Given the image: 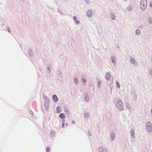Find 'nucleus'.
<instances>
[{
	"label": "nucleus",
	"mask_w": 152,
	"mask_h": 152,
	"mask_svg": "<svg viewBox=\"0 0 152 152\" xmlns=\"http://www.w3.org/2000/svg\"><path fill=\"white\" fill-rule=\"evenodd\" d=\"M115 105L116 108L119 111H122L124 110V104L122 101L118 100L116 102Z\"/></svg>",
	"instance_id": "obj_1"
},
{
	"label": "nucleus",
	"mask_w": 152,
	"mask_h": 152,
	"mask_svg": "<svg viewBox=\"0 0 152 152\" xmlns=\"http://www.w3.org/2000/svg\"><path fill=\"white\" fill-rule=\"evenodd\" d=\"M146 131L147 133H151L152 132V124L151 121H147L145 124Z\"/></svg>",
	"instance_id": "obj_2"
},
{
	"label": "nucleus",
	"mask_w": 152,
	"mask_h": 152,
	"mask_svg": "<svg viewBox=\"0 0 152 152\" xmlns=\"http://www.w3.org/2000/svg\"><path fill=\"white\" fill-rule=\"evenodd\" d=\"M147 6L146 0H142L140 2V7L141 10H144Z\"/></svg>",
	"instance_id": "obj_3"
},
{
	"label": "nucleus",
	"mask_w": 152,
	"mask_h": 152,
	"mask_svg": "<svg viewBox=\"0 0 152 152\" xmlns=\"http://www.w3.org/2000/svg\"><path fill=\"white\" fill-rule=\"evenodd\" d=\"M129 61L130 63L135 67H137L138 65V63L133 58H131L129 59Z\"/></svg>",
	"instance_id": "obj_4"
},
{
	"label": "nucleus",
	"mask_w": 152,
	"mask_h": 152,
	"mask_svg": "<svg viewBox=\"0 0 152 152\" xmlns=\"http://www.w3.org/2000/svg\"><path fill=\"white\" fill-rule=\"evenodd\" d=\"M86 16L88 18L91 17L93 14V11L92 9H90L88 10L86 13Z\"/></svg>",
	"instance_id": "obj_5"
},
{
	"label": "nucleus",
	"mask_w": 152,
	"mask_h": 152,
	"mask_svg": "<svg viewBox=\"0 0 152 152\" xmlns=\"http://www.w3.org/2000/svg\"><path fill=\"white\" fill-rule=\"evenodd\" d=\"M73 19L75 25H79L80 24V21L76 16H74L73 17Z\"/></svg>",
	"instance_id": "obj_6"
},
{
	"label": "nucleus",
	"mask_w": 152,
	"mask_h": 152,
	"mask_svg": "<svg viewBox=\"0 0 152 152\" xmlns=\"http://www.w3.org/2000/svg\"><path fill=\"white\" fill-rule=\"evenodd\" d=\"M80 80L82 83L83 85H86L87 83V80L86 77L83 76H82L80 78Z\"/></svg>",
	"instance_id": "obj_7"
},
{
	"label": "nucleus",
	"mask_w": 152,
	"mask_h": 152,
	"mask_svg": "<svg viewBox=\"0 0 152 152\" xmlns=\"http://www.w3.org/2000/svg\"><path fill=\"white\" fill-rule=\"evenodd\" d=\"M98 150L100 152H108V150L107 148L102 146L99 148Z\"/></svg>",
	"instance_id": "obj_8"
},
{
	"label": "nucleus",
	"mask_w": 152,
	"mask_h": 152,
	"mask_svg": "<svg viewBox=\"0 0 152 152\" xmlns=\"http://www.w3.org/2000/svg\"><path fill=\"white\" fill-rule=\"evenodd\" d=\"M110 60L111 61L112 64L113 66H115L116 65V59L115 57L113 56L111 57Z\"/></svg>",
	"instance_id": "obj_9"
},
{
	"label": "nucleus",
	"mask_w": 152,
	"mask_h": 152,
	"mask_svg": "<svg viewBox=\"0 0 152 152\" xmlns=\"http://www.w3.org/2000/svg\"><path fill=\"white\" fill-rule=\"evenodd\" d=\"M130 134L132 139H135V138L136 136L134 131V129H132L131 130Z\"/></svg>",
	"instance_id": "obj_10"
},
{
	"label": "nucleus",
	"mask_w": 152,
	"mask_h": 152,
	"mask_svg": "<svg viewBox=\"0 0 152 152\" xmlns=\"http://www.w3.org/2000/svg\"><path fill=\"white\" fill-rule=\"evenodd\" d=\"M110 137L111 138V140L112 141H113L115 139V134L114 132L112 131L110 133Z\"/></svg>",
	"instance_id": "obj_11"
},
{
	"label": "nucleus",
	"mask_w": 152,
	"mask_h": 152,
	"mask_svg": "<svg viewBox=\"0 0 152 152\" xmlns=\"http://www.w3.org/2000/svg\"><path fill=\"white\" fill-rule=\"evenodd\" d=\"M52 99L55 103L57 102L58 100V98L56 95H54L53 96Z\"/></svg>",
	"instance_id": "obj_12"
},
{
	"label": "nucleus",
	"mask_w": 152,
	"mask_h": 152,
	"mask_svg": "<svg viewBox=\"0 0 152 152\" xmlns=\"http://www.w3.org/2000/svg\"><path fill=\"white\" fill-rule=\"evenodd\" d=\"M57 113H59L62 111V108L59 106H58L56 108Z\"/></svg>",
	"instance_id": "obj_13"
},
{
	"label": "nucleus",
	"mask_w": 152,
	"mask_h": 152,
	"mask_svg": "<svg viewBox=\"0 0 152 152\" xmlns=\"http://www.w3.org/2000/svg\"><path fill=\"white\" fill-rule=\"evenodd\" d=\"M97 83V84L98 87L99 88H100L101 84L102 83L101 80L99 79H96Z\"/></svg>",
	"instance_id": "obj_14"
},
{
	"label": "nucleus",
	"mask_w": 152,
	"mask_h": 152,
	"mask_svg": "<svg viewBox=\"0 0 152 152\" xmlns=\"http://www.w3.org/2000/svg\"><path fill=\"white\" fill-rule=\"evenodd\" d=\"M111 78V75L109 73H107L106 74V79L107 80H109Z\"/></svg>",
	"instance_id": "obj_15"
},
{
	"label": "nucleus",
	"mask_w": 152,
	"mask_h": 152,
	"mask_svg": "<svg viewBox=\"0 0 152 152\" xmlns=\"http://www.w3.org/2000/svg\"><path fill=\"white\" fill-rule=\"evenodd\" d=\"M84 99L86 102H88L89 100V96L88 95H86L84 96Z\"/></svg>",
	"instance_id": "obj_16"
},
{
	"label": "nucleus",
	"mask_w": 152,
	"mask_h": 152,
	"mask_svg": "<svg viewBox=\"0 0 152 152\" xmlns=\"http://www.w3.org/2000/svg\"><path fill=\"white\" fill-rule=\"evenodd\" d=\"M110 17L113 20H115L116 18V15L115 13L111 12L110 14Z\"/></svg>",
	"instance_id": "obj_17"
},
{
	"label": "nucleus",
	"mask_w": 152,
	"mask_h": 152,
	"mask_svg": "<svg viewBox=\"0 0 152 152\" xmlns=\"http://www.w3.org/2000/svg\"><path fill=\"white\" fill-rule=\"evenodd\" d=\"M74 81L75 85H77L78 84V80L77 77H74Z\"/></svg>",
	"instance_id": "obj_18"
},
{
	"label": "nucleus",
	"mask_w": 152,
	"mask_h": 152,
	"mask_svg": "<svg viewBox=\"0 0 152 152\" xmlns=\"http://www.w3.org/2000/svg\"><path fill=\"white\" fill-rule=\"evenodd\" d=\"M59 117L61 119H64L66 117L65 114L63 113L60 114H59Z\"/></svg>",
	"instance_id": "obj_19"
},
{
	"label": "nucleus",
	"mask_w": 152,
	"mask_h": 152,
	"mask_svg": "<svg viewBox=\"0 0 152 152\" xmlns=\"http://www.w3.org/2000/svg\"><path fill=\"white\" fill-rule=\"evenodd\" d=\"M84 117L86 119H88L89 118V114L88 112H85L84 113Z\"/></svg>",
	"instance_id": "obj_20"
},
{
	"label": "nucleus",
	"mask_w": 152,
	"mask_h": 152,
	"mask_svg": "<svg viewBox=\"0 0 152 152\" xmlns=\"http://www.w3.org/2000/svg\"><path fill=\"white\" fill-rule=\"evenodd\" d=\"M148 20L149 23L151 25L152 24V18L151 17H149L148 18Z\"/></svg>",
	"instance_id": "obj_21"
},
{
	"label": "nucleus",
	"mask_w": 152,
	"mask_h": 152,
	"mask_svg": "<svg viewBox=\"0 0 152 152\" xmlns=\"http://www.w3.org/2000/svg\"><path fill=\"white\" fill-rule=\"evenodd\" d=\"M29 55L30 56H33V53L31 49H30L28 51Z\"/></svg>",
	"instance_id": "obj_22"
},
{
	"label": "nucleus",
	"mask_w": 152,
	"mask_h": 152,
	"mask_svg": "<svg viewBox=\"0 0 152 152\" xmlns=\"http://www.w3.org/2000/svg\"><path fill=\"white\" fill-rule=\"evenodd\" d=\"M135 33L137 35H140L141 33V32L140 30L138 29H137L135 31Z\"/></svg>",
	"instance_id": "obj_23"
},
{
	"label": "nucleus",
	"mask_w": 152,
	"mask_h": 152,
	"mask_svg": "<svg viewBox=\"0 0 152 152\" xmlns=\"http://www.w3.org/2000/svg\"><path fill=\"white\" fill-rule=\"evenodd\" d=\"M43 98L45 100H46V102H47L48 103H49L50 101L49 99L46 96H44Z\"/></svg>",
	"instance_id": "obj_24"
},
{
	"label": "nucleus",
	"mask_w": 152,
	"mask_h": 152,
	"mask_svg": "<svg viewBox=\"0 0 152 152\" xmlns=\"http://www.w3.org/2000/svg\"><path fill=\"white\" fill-rule=\"evenodd\" d=\"M132 6L131 5H129L127 7V10L128 11L131 10L132 9Z\"/></svg>",
	"instance_id": "obj_25"
},
{
	"label": "nucleus",
	"mask_w": 152,
	"mask_h": 152,
	"mask_svg": "<svg viewBox=\"0 0 152 152\" xmlns=\"http://www.w3.org/2000/svg\"><path fill=\"white\" fill-rule=\"evenodd\" d=\"M47 102L46 103H45L44 105H45V109H48V106H49V105H48L49 103H48L47 102Z\"/></svg>",
	"instance_id": "obj_26"
},
{
	"label": "nucleus",
	"mask_w": 152,
	"mask_h": 152,
	"mask_svg": "<svg viewBox=\"0 0 152 152\" xmlns=\"http://www.w3.org/2000/svg\"><path fill=\"white\" fill-rule=\"evenodd\" d=\"M85 2L88 4H90L91 3V0H85Z\"/></svg>",
	"instance_id": "obj_27"
},
{
	"label": "nucleus",
	"mask_w": 152,
	"mask_h": 152,
	"mask_svg": "<svg viewBox=\"0 0 152 152\" xmlns=\"http://www.w3.org/2000/svg\"><path fill=\"white\" fill-rule=\"evenodd\" d=\"M126 107L128 109H130L131 108L130 105L129 104H127L126 105Z\"/></svg>",
	"instance_id": "obj_28"
},
{
	"label": "nucleus",
	"mask_w": 152,
	"mask_h": 152,
	"mask_svg": "<svg viewBox=\"0 0 152 152\" xmlns=\"http://www.w3.org/2000/svg\"><path fill=\"white\" fill-rule=\"evenodd\" d=\"M116 85L117 87L118 88H119L120 87V85L118 81H116Z\"/></svg>",
	"instance_id": "obj_29"
},
{
	"label": "nucleus",
	"mask_w": 152,
	"mask_h": 152,
	"mask_svg": "<svg viewBox=\"0 0 152 152\" xmlns=\"http://www.w3.org/2000/svg\"><path fill=\"white\" fill-rule=\"evenodd\" d=\"M62 121L63 122V123H62V126L63 128H64V126L65 125V122L64 121V120H62Z\"/></svg>",
	"instance_id": "obj_30"
},
{
	"label": "nucleus",
	"mask_w": 152,
	"mask_h": 152,
	"mask_svg": "<svg viewBox=\"0 0 152 152\" xmlns=\"http://www.w3.org/2000/svg\"><path fill=\"white\" fill-rule=\"evenodd\" d=\"M50 150V148L47 147L46 148V151L47 152H49Z\"/></svg>",
	"instance_id": "obj_31"
},
{
	"label": "nucleus",
	"mask_w": 152,
	"mask_h": 152,
	"mask_svg": "<svg viewBox=\"0 0 152 152\" xmlns=\"http://www.w3.org/2000/svg\"><path fill=\"white\" fill-rule=\"evenodd\" d=\"M149 73L150 75H152V70L151 69L149 70Z\"/></svg>",
	"instance_id": "obj_32"
},
{
	"label": "nucleus",
	"mask_w": 152,
	"mask_h": 152,
	"mask_svg": "<svg viewBox=\"0 0 152 152\" xmlns=\"http://www.w3.org/2000/svg\"><path fill=\"white\" fill-rule=\"evenodd\" d=\"M71 123L73 124H75V121L74 120H73L72 121Z\"/></svg>",
	"instance_id": "obj_33"
},
{
	"label": "nucleus",
	"mask_w": 152,
	"mask_h": 152,
	"mask_svg": "<svg viewBox=\"0 0 152 152\" xmlns=\"http://www.w3.org/2000/svg\"><path fill=\"white\" fill-rule=\"evenodd\" d=\"M150 6L151 7H152V2H150Z\"/></svg>",
	"instance_id": "obj_34"
},
{
	"label": "nucleus",
	"mask_w": 152,
	"mask_h": 152,
	"mask_svg": "<svg viewBox=\"0 0 152 152\" xmlns=\"http://www.w3.org/2000/svg\"><path fill=\"white\" fill-rule=\"evenodd\" d=\"M151 114L152 115V106L151 107Z\"/></svg>",
	"instance_id": "obj_35"
},
{
	"label": "nucleus",
	"mask_w": 152,
	"mask_h": 152,
	"mask_svg": "<svg viewBox=\"0 0 152 152\" xmlns=\"http://www.w3.org/2000/svg\"><path fill=\"white\" fill-rule=\"evenodd\" d=\"M63 1H68L69 0H63Z\"/></svg>",
	"instance_id": "obj_36"
},
{
	"label": "nucleus",
	"mask_w": 152,
	"mask_h": 152,
	"mask_svg": "<svg viewBox=\"0 0 152 152\" xmlns=\"http://www.w3.org/2000/svg\"><path fill=\"white\" fill-rule=\"evenodd\" d=\"M8 32H10V29L9 28H8Z\"/></svg>",
	"instance_id": "obj_37"
},
{
	"label": "nucleus",
	"mask_w": 152,
	"mask_h": 152,
	"mask_svg": "<svg viewBox=\"0 0 152 152\" xmlns=\"http://www.w3.org/2000/svg\"><path fill=\"white\" fill-rule=\"evenodd\" d=\"M67 123H66V126H67Z\"/></svg>",
	"instance_id": "obj_38"
}]
</instances>
